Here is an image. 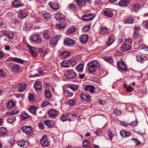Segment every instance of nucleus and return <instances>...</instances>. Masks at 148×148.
Wrapping results in <instances>:
<instances>
[{"mask_svg": "<svg viewBox=\"0 0 148 148\" xmlns=\"http://www.w3.org/2000/svg\"><path fill=\"white\" fill-rule=\"evenodd\" d=\"M88 66L89 71L92 73H94L96 69L100 66V64L96 61H94L89 63Z\"/></svg>", "mask_w": 148, "mask_h": 148, "instance_id": "f257e3e1", "label": "nucleus"}, {"mask_svg": "<svg viewBox=\"0 0 148 148\" xmlns=\"http://www.w3.org/2000/svg\"><path fill=\"white\" fill-rule=\"evenodd\" d=\"M76 63V62L73 60H68L63 61L62 65L64 67L68 68L70 66H74Z\"/></svg>", "mask_w": 148, "mask_h": 148, "instance_id": "f03ea898", "label": "nucleus"}, {"mask_svg": "<svg viewBox=\"0 0 148 148\" xmlns=\"http://www.w3.org/2000/svg\"><path fill=\"white\" fill-rule=\"evenodd\" d=\"M30 39L32 41L37 44H40L42 41L40 36L37 34H32L30 37Z\"/></svg>", "mask_w": 148, "mask_h": 148, "instance_id": "7ed1b4c3", "label": "nucleus"}, {"mask_svg": "<svg viewBox=\"0 0 148 148\" xmlns=\"http://www.w3.org/2000/svg\"><path fill=\"white\" fill-rule=\"evenodd\" d=\"M74 116V115L71 114L65 113L62 114L61 116L60 120L63 121L67 120L71 121V119L73 118Z\"/></svg>", "mask_w": 148, "mask_h": 148, "instance_id": "20e7f679", "label": "nucleus"}, {"mask_svg": "<svg viewBox=\"0 0 148 148\" xmlns=\"http://www.w3.org/2000/svg\"><path fill=\"white\" fill-rule=\"evenodd\" d=\"M21 130L28 135H31L33 133L32 128L30 126H23L21 128Z\"/></svg>", "mask_w": 148, "mask_h": 148, "instance_id": "39448f33", "label": "nucleus"}, {"mask_svg": "<svg viewBox=\"0 0 148 148\" xmlns=\"http://www.w3.org/2000/svg\"><path fill=\"white\" fill-rule=\"evenodd\" d=\"M40 144L44 147H47L50 144V142L46 135H44L40 140Z\"/></svg>", "mask_w": 148, "mask_h": 148, "instance_id": "423d86ee", "label": "nucleus"}, {"mask_svg": "<svg viewBox=\"0 0 148 148\" xmlns=\"http://www.w3.org/2000/svg\"><path fill=\"white\" fill-rule=\"evenodd\" d=\"M66 77L68 78L71 79L76 77V73L73 70H69L66 71Z\"/></svg>", "mask_w": 148, "mask_h": 148, "instance_id": "0eeeda50", "label": "nucleus"}, {"mask_svg": "<svg viewBox=\"0 0 148 148\" xmlns=\"http://www.w3.org/2000/svg\"><path fill=\"white\" fill-rule=\"evenodd\" d=\"M65 18L64 15L60 13H58L54 15V18L58 21H65Z\"/></svg>", "mask_w": 148, "mask_h": 148, "instance_id": "6e6552de", "label": "nucleus"}, {"mask_svg": "<svg viewBox=\"0 0 148 148\" xmlns=\"http://www.w3.org/2000/svg\"><path fill=\"white\" fill-rule=\"evenodd\" d=\"M58 113V111L54 109L50 110L48 112L49 116L51 118H53L57 116Z\"/></svg>", "mask_w": 148, "mask_h": 148, "instance_id": "1a4fd4ad", "label": "nucleus"}, {"mask_svg": "<svg viewBox=\"0 0 148 148\" xmlns=\"http://www.w3.org/2000/svg\"><path fill=\"white\" fill-rule=\"evenodd\" d=\"M81 99L86 101H89L90 100V97L88 94L86 92H82L80 95Z\"/></svg>", "mask_w": 148, "mask_h": 148, "instance_id": "9d476101", "label": "nucleus"}, {"mask_svg": "<svg viewBox=\"0 0 148 148\" xmlns=\"http://www.w3.org/2000/svg\"><path fill=\"white\" fill-rule=\"evenodd\" d=\"M74 40L69 38H66L64 42L65 45L68 46H70L73 45L74 44Z\"/></svg>", "mask_w": 148, "mask_h": 148, "instance_id": "9b49d317", "label": "nucleus"}, {"mask_svg": "<svg viewBox=\"0 0 148 148\" xmlns=\"http://www.w3.org/2000/svg\"><path fill=\"white\" fill-rule=\"evenodd\" d=\"M117 65L119 68L123 71H125L127 70V66L123 61H119L117 62Z\"/></svg>", "mask_w": 148, "mask_h": 148, "instance_id": "f8f14e48", "label": "nucleus"}, {"mask_svg": "<svg viewBox=\"0 0 148 148\" xmlns=\"http://www.w3.org/2000/svg\"><path fill=\"white\" fill-rule=\"evenodd\" d=\"M27 47L29 49V52L33 56H36L37 55V52L36 48L33 47L29 45H27Z\"/></svg>", "mask_w": 148, "mask_h": 148, "instance_id": "ddd939ff", "label": "nucleus"}, {"mask_svg": "<svg viewBox=\"0 0 148 148\" xmlns=\"http://www.w3.org/2000/svg\"><path fill=\"white\" fill-rule=\"evenodd\" d=\"M49 5L53 9L57 10H59V5L57 2H51L49 3Z\"/></svg>", "mask_w": 148, "mask_h": 148, "instance_id": "4468645a", "label": "nucleus"}, {"mask_svg": "<svg viewBox=\"0 0 148 148\" xmlns=\"http://www.w3.org/2000/svg\"><path fill=\"white\" fill-rule=\"evenodd\" d=\"M12 5L14 7L18 8L23 6V5L21 0H15L12 2Z\"/></svg>", "mask_w": 148, "mask_h": 148, "instance_id": "2eb2a0df", "label": "nucleus"}, {"mask_svg": "<svg viewBox=\"0 0 148 148\" xmlns=\"http://www.w3.org/2000/svg\"><path fill=\"white\" fill-rule=\"evenodd\" d=\"M116 40V38L114 35H111L108 36V40L106 43L107 45L109 46L112 45Z\"/></svg>", "mask_w": 148, "mask_h": 148, "instance_id": "dca6fc26", "label": "nucleus"}, {"mask_svg": "<svg viewBox=\"0 0 148 148\" xmlns=\"http://www.w3.org/2000/svg\"><path fill=\"white\" fill-rule=\"evenodd\" d=\"M94 17V15L92 14H84L82 16V19L85 21H89L92 20Z\"/></svg>", "mask_w": 148, "mask_h": 148, "instance_id": "f3484780", "label": "nucleus"}, {"mask_svg": "<svg viewBox=\"0 0 148 148\" xmlns=\"http://www.w3.org/2000/svg\"><path fill=\"white\" fill-rule=\"evenodd\" d=\"M110 32V29L106 27H101L99 29V32L100 34H108Z\"/></svg>", "mask_w": 148, "mask_h": 148, "instance_id": "a211bd4d", "label": "nucleus"}, {"mask_svg": "<svg viewBox=\"0 0 148 148\" xmlns=\"http://www.w3.org/2000/svg\"><path fill=\"white\" fill-rule=\"evenodd\" d=\"M131 48L130 45L127 44H123L120 47V49L124 53L126 51L129 50Z\"/></svg>", "mask_w": 148, "mask_h": 148, "instance_id": "6ab92c4d", "label": "nucleus"}, {"mask_svg": "<svg viewBox=\"0 0 148 148\" xmlns=\"http://www.w3.org/2000/svg\"><path fill=\"white\" fill-rule=\"evenodd\" d=\"M34 87L37 91H40L42 88V85L40 82L36 81L34 84Z\"/></svg>", "mask_w": 148, "mask_h": 148, "instance_id": "aec40b11", "label": "nucleus"}, {"mask_svg": "<svg viewBox=\"0 0 148 148\" xmlns=\"http://www.w3.org/2000/svg\"><path fill=\"white\" fill-rule=\"evenodd\" d=\"M136 60L139 62L141 63H143L144 61L147 59V58L146 56L140 55H138L136 56Z\"/></svg>", "mask_w": 148, "mask_h": 148, "instance_id": "412c9836", "label": "nucleus"}, {"mask_svg": "<svg viewBox=\"0 0 148 148\" xmlns=\"http://www.w3.org/2000/svg\"><path fill=\"white\" fill-rule=\"evenodd\" d=\"M104 14L109 17H111L113 15V13L110 9H106L103 11Z\"/></svg>", "mask_w": 148, "mask_h": 148, "instance_id": "4be33fe9", "label": "nucleus"}, {"mask_svg": "<svg viewBox=\"0 0 148 148\" xmlns=\"http://www.w3.org/2000/svg\"><path fill=\"white\" fill-rule=\"evenodd\" d=\"M66 103L70 106H73L76 104V100L75 99L67 100L66 101Z\"/></svg>", "mask_w": 148, "mask_h": 148, "instance_id": "5701e85b", "label": "nucleus"}, {"mask_svg": "<svg viewBox=\"0 0 148 148\" xmlns=\"http://www.w3.org/2000/svg\"><path fill=\"white\" fill-rule=\"evenodd\" d=\"M88 35L86 34H84L81 36L80 38V40L82 43L85 44L88 40Z\"/></svg>", "mask_w": 148, "mask_h": 148, "instance_id": "b1692460", "label": "nucleus"}, {"mask_svg": "<svg viewBox=\"0 0 148 148\" xmlns=\"http://www.w3.org/2000/svg\"><path fill=\"white\" fill-rule=\"evenodd\" d=\"M95 90V87L93 86L87 85L86 86L85 90L86 91H89L91 93L94 92Z\"/></svg>", "mask_w": 148, "mask_h": 148, "instance_id": "393cba45", "label": "nucleus"}, {"mask_svg": "<svg viewBox=\"0 0 148 148\" xmlns=\"http://www.w3.org/2000/svg\"><path fill=\"white\" fill-rule=\"evenodd\" d=\"M18 145L21 147H26L28 145V143L26 141L22 140L18 142Z\"/></svg>", "mask_w": 148, "mask_h": 148, "instance_id": "a878e982", "label": "nucleus"}, {"mask_svg": "<svg viewBox=\"0 0 148 148\" xmlns=\"http://www.w3.org/2000/svg\"><path fill=\"white\" fill-rule=\"evenodd\" d=\"M20 21L17 18H14L12 19L11 21V25L14 27H15L18 25L20 23Z\"/></svg>", "mask_w": 148, "mask_h": 148, "instance_id": "bb28decb", "label": "nucleus"}, {"mask_svg": "<svg viewBox=\"0 0 148 148\" xmlns=\"http://www.w3.org/2000/svg\"><path fill=\"white\" fill-rule=\"evenodd\" d=\"M45 124L49 127H53L54 125V121H51L50 120H47L44 121Z\"/></svg>", "mask_w": 148, "mask_h": 148, "instance_id": "cd10ccee", "label": "nucleus"}, {"mask_svg": "<svg viewBox=\"0 0 148 148\" xmlns=\"http://www.w3.org/2000/svg\"><path fill=\"white\" fill-rule=\"evenodd\" d=\"M38 108L37 107L32 106L29 108V111L32 114L35 115L36 114V110Z\"/></svg>", "mask_w": 148, "mask_h": 148, "instance_id": "c85d7f7f", "label": "nucleus"}, {"mask_svg": "<svg viewBox=\"0 0 148 148\" xmlns=\"http://www.w3.org/2000/svg\"><path fill=\"white\" fill-rule=\"evenodd\" d=\"M26 88V85L25 84L21 83L18 86V90L20 92H22L24 91Z\"/></svg>", "mask_w": 148, "mask_h": 148, "instance_id": "c756f323", "label": "nucleus"}, {"mask_svg": "<svg viewBox=\"0 0 148 148\" xmlns=\"http://www.w3.org/2000/svg\"><path fill=\"white\" fill-rule=\"evenodd\" d=\"M84 66V64H80L77 66L75 68V69L77 71L81 73L83 72Z\"/></svg>", "mask_w": 148, "mask_h": 148, "instance_id": "7c9ffc66", "label": "nucleus"}, {"mask_svg": "<svg viewBox=\"0 0 148 148\" xmlns=\"http://www.w3.org/2000/svg\"><path fill=\"white\" fill-rule=\"evenodd\" d=\"M38 52L40 54L41 56L42 57H44L47 52L46 50L42 48L38 49Z\"/></svg>", "mask_w": 148, "mask_h": 148, "instance_id": "2f4dec72", "label": "nucleus"}, {"mask_svg": "<svg viewBox=\"0 0 148 148\" xmlns=\"http://www.w3.org/2000/svg\"><path fill=\"white\" fill-rule=\"evenodd\" d=\"M27 14L24 12L21 11L18 14V17L21 19L25 18L27 16Z\"/></svg>", "mask_w": 148, "mask_h": 148, "instance_id": "473e14b6", "label": "nucleus"}, {"mask_svg": "<svg viewBox=\"0 0 148 148\" xmlns=\"http://www.w3.org/2000/svg\"><path fill=\"white\" fill-rule=\"evenodd\" d=\"M29 117V115L26 112H23L20 116V119L23 120L27 119Z\"/></svg>", "mask_w": 148, "mask_h": 148, "instance_id": "72a5a7b5", "label": "nucleus"}, {"mask_svg": "<svg viewBox=\"0 0 148 148\" xmlns=\"http://www.w3.org/2000/svg\"><path fill=\"white\" fill-rule=\"evenodd\" d=\"M130 2L129 0H121L119 1V5L120 6H126Z\"/></svg>", "mask_w": 148, "mask_h": 148, "instance_id": "f704fd0d", "label": "nucleus"}, {"mask_svg": "<svg viewBox=\"0 0 148 148\" xmlns=\"http://www.w3.org/2000/svg\"><path fill=\"white\" fill-rule=\"evenodd\" d=\"M12 60L15 62H17L21 64H23L24 62L25 61L21 59L16 58H12Z\"/></svg>", "mask_w": 148, "mask_h": 148, "instance_id": "c9c22d12", "label": "nucleus"}, {"mask_svg": "<svg viewBox=\"0 0 148 148\" xmlns=\"http://www.w3.org/2000/svg\"><path fill=\"white\" fill-rule=\"evenodd\" d=\"M20 67L18 65L14 64L12 67V69L14 72H16L19 71Z\"/></svg>", "mask_w": 148, "mask_h": 148, "instance_id": "e433bc0d", "label": "nucleus"}, {"mask_svg": "<svg viewBox=\"0 0 148 148\" xmlns=\"http://www.w3.org/2000/svg\"><path fill=\"white\" fill-rule=\"evenodd\" d=\"M14 103L12 100L8 101L7 103V108H12L15 106Z\"/></svg>", "mask_w": 148, "mask_h": 148, "instance_id": "4c0bfd02", "label": "nucleus"}, {"mask_svg": "<svg viewBox=\"0 0 148 148\" xmlns=\"http://www.w3.org/2000/svg\"><path fill=\"white\" fill-rule=\"evenodd\" d=\"M16 120L15 116H10L8 117L7 121L9 123H12L14 122Z\"/></svg>", "mask_w": 148, "mask_h": 148, "instance_id": "58836bf2", "label": "nucleus"}, {"mask_svg": "<svg viewBox=\"0 0 148 148\" xmlns=\"http://www.w3.org/2000/svg\"><path fill=\"white\" fill-rule=\"evenodd\" d=\"M120 134L123 137H128L130 135V133L129 132L124 131H121L120 132Z\"/></svg>", "mask_w": 148, "mask_h": 148, "instance_id": "ea45409f", "label": "nucleus"}, {"mask_svg": "<svg viewBox=\"0 0 148 148\" xmlns=\"http://www.w3.org/2000/svg\"><path fill=\"white\" fill-rule=\"evenodd\" d=\"M69 88L73 91L76 90L78 89V86L77 85L75 84H71L69 86Z\"/></svg>", "mask_w": 148, "mask_h": 148, "instance_id": "a19ab883", "label": "nucleus"}, {"mask_svg": "<svg viewBox=\"0 0 148 148\" xmlns=\"http://www.w3.org/2000/svg\"><path fill=\"white\" fill-rule=\"evenodd\" d=\"M70 55V53L68 51H65L61 53L60 56H62L64 58H66L69 57Z\"/></svg>", "mask_w": 148, "mask_h": 148, "instance_id": "79ce46f5", "label": "nucleus"}, {"mask_svg": "<svg viewBox=\"0 0 148 148\" xmlns=\"http://www.w3.org/2000/svg\"><path fill=\"white\" fill-rule=\"evenodd\" d=\"M7 132L6 128L4 127L0 128V136L5 135Z\"/></svg>", "mask_w": 148, "mask_h": 148, "instance_id": "37998d69", "label": "nucleus"}, {"mask_svg": "<svg viewBox=\"0 0 148 148\" xmlns=\"http://www.w3.org/2000/svg\"><path fill=\"white\" fill-rule=\"evenodd\" d=\"M140 4L136 3L132 5V8L136 12L140 8Z\"/></svg>", "mask_w": 148, "mask_h": 148, "instance_id": "c03bdc74", "label": "nucleus"}, {"mask_svg": "<svg viewBox=\"0 0 148 148\" xmlns=\"http://www.w3.org/2000/svg\"><path fill=\"white\" fill-rule=\"evenodd\" d=\"M66 25V24L65 22H63L59 24H57L56 25V27L60 29H62L64 28Z\"/></svg>", "mask_w": 148, "mask_h": 148, "instance_id": "a18cd8bd", "label": "nucleus"}, {"mask_svg": "<svg viewBox=\"0 0 148 148\" xmlns=\"http://www.w3.org/2000/svg\"><path fill=\"white\" fill-rule=\"evenodd\" d=\"M76 29L74 27H71L69 28L66 31V33L67 34H70L75 31Z\"/></svg>", "mask_w": 148, "mask_h": 148, "instance_id": "49530a36", "label": "nucleus"}, {"mask_svg": "<svg viewBox=\"0 0 148 148\" xmlns=\"http://www.w3.org/2000/svg\"><path fill=\"white\" fill-rule=\"evenodd\" d=\"M103 59L107 62L110 64L112 63L114 61L113 59L110 57H105Z\"/></svg>", "mask_w": 148, "mask_h": 148, "instance_id": "de8ad7c7", "label": "nucleus"}, {"mask_svg": "<svg viewBox=\"0 0 148 148\" xmlns=\"http://www.w3.org/2000/svg\"><path fill=\"white\" fill-rule=\"evenodd\" d=\"M3 34L5 36H6L10 39H12L13 37V35L12 33H9L8 32L6 31H4Z\"/></svg>", "mask_w": 148, "mask_h": 148, "instance_id": "09e8293b", "label": "nucleus"}, {"mask_svg": "<svg viewBox=\"0 0 148 148\" xmlns=\"http://www.w3.org/2000/svg\"><path fill=\"white\" fill-rule=\"evenodd\" d=\"M42 16L46 20H48L50 18V14L48 12L43 13L42 14Z\"/></svg>", "mask_w": 148, "mask_h": 148, "instance_id": "8fccbe9b", "label": "nucleus"}, {"mask_svg": "<svg viewBox=\"0 0 148 148\" xmlns=\"http://www.w3.org/2000/svg\"><path fill=\"white\" fill-rule=\"evenodd\" d=\"M76 1L77 3L79 6L84 4L86 2L85 0H76Z\"/></svg>", "mask_w": 148, "mask_h": 148, "instance_id": "3c124183", "label": "nucleus"}, {"mask_svg": "<svg viewBox=\"0 0 148 148\" xmlns=\"http://www.w3.org/2000/svg\"><path fill=\"white\" fill-rule=\"evenodd\" d=\"M45 95L46 97L47 98H49L51 97V92L50 90H46Z\"/></svg>", "mask_w": 148, "mask_h": 148, "instance_id": "603ef678", "label": "nucleus"}, {"mask_svg": "<svg viewBox=\"0 0 148 148\" xmlns=\"http://www.w3.org/2000/svg\"><path fill=\"white\" fill-rule=\"evenodd\" d=\"M134 19L131 17H129L125 20L126 23H132L133 22Z\"/></svg>", "mask_w": 148, "mask_h": 148, "instance_id": "864d4df0", "label": "nucleus"}, {"mask_svg": "<svg viewBox=\"0 0 148 148\" xmlns=\"http://www.w3.org/2000/svg\"><path fill=\"white\" fill-rule=\"evenodd\" d=\"M49 34V32H44L42 34L43 37L46 39L49 38L50 37Z\"/></svg>", "mask_w": 148, "mask_h": 148, "instance_id": "5fc2aeb1", "label": "nucleus"}, {"mask_svg": "<svg viewBox=\"0 0 148 148\" xmlns=\"http://www.w3.org/2000/svg\"><path fill=\"white\" fill-rule=\"evenodd\" d=\"M90 144V142L87 140H84L83 142V145L84 147H87L88 145Z\"/></svg>", "mask_w": 148, "mask_h": 148, "instance_id": "6e6d98bb", "label": "nucleus"}, {"mask_svg": "<svg viewBox=\"0 0 148 148\" xmlns=\"http://www.w3.org/2000/svg\"><path fill=\"white\" fill-rule=\"evenodd\" d=\"M69 9L72 10H75L76 9V5L73 4H71L68 6Z\"/></svg>", "mask_w": 148, "mask_h": 148, "instance_id": "4d7b16f0", "label": "nucleus"}, {"mask_svg": "<svg viewBox=\"0 0 148 148\" xmlns=\"http://www.w3.org/2000/svg\"><path fill=\"white\" fill-rule=\"evenodd\" d=\"M57 42V40L56 38L52 39L50 40V43L52 45H56Z\"/></svg>", "mask_w": 148, "mask_h": 148, "instance_id": "13d9d810", "label": "nucleus"}, {"mask_svg": "<svg viewBox=\"0 0 148 148\" xmlns=\"http://www.w3.org/2000/svg\"><path fill=\"white\" fill-rule=\"evenodd\" d=\"M6 76V73L3 70H0V77H4Z\"/></svg>", "mask_w": 148, "mask_h": 148, "instance_id": "bf43d9fd", "label": "nucleus"}, {"mask_svg": "<svg viewBox=\"0 0 148 148\" xmlns=\"http://www.w3.org/2000/svg\"><path fill=\"white\" fill-rule=\"evenodd\" d=\"M64 92L65 93L68 95V96L70 97H71L73 95V93L70 92L68 90H65Z\"/></svg>", "mask_w": 148, "mask_h": 148, "instance_id": "052dcab7", "label": "nucleus"}, {"mask_svg": "<svg viewBox=\"0 0 148 148\" xmlns=\"http://www.w3.org/2000/svg\"><path fill=\"white\" fill-rule=\"evenodd\" d=\"M124 52L123 51H122L121 49L120 48L119 50V51H117L116 52V54L117 55L119 56H120L121 55V54L123 53Z\"/></svg>", "mask_w": 148, "mask_h": 148, "instance_id": "680f3d73", "label": "nucleus"}, {"mask_svg": "<svg viewBox=\"0 0 148 148\" xmlns=\"http://www.w3.org/2000/svg\"><path fill=\"white\" fill-rule=\"evenodd\" d=\"M29 100L31 101H34V97L33 95L30 94L29 95Z\"/></svg>", "mask_w": 148, "mask_h": 148, "instance_id": "e2e57ef3", "label": "nucleus"}, {"mask_svg": "<svg viewBox=\"0 0 148 148\" xmlns=\"http://www.w3.org/2000/svg\"><path fill=\"white\" fill-rule=\"evenodd\" d=\"M114 113L117 116H119L121 114V112L120 110H115L114 111Z\"/></svg>", "mask_w": 148, "mask_h": 148, "instance_id": "0e129e2a", "label": "nucleus"}, {"mask_svg": "<svg viewBox=\"0 0 148 148\" xmlns=\"http://www.w3.org/2000/svg\"><path fill=\"white\" fill-rule=\"evenodd\" d=\"M90 28V27L89 26H85L82 28V30L83 31L85 32H86L88 31Z\"/></svg>", "mask_w": 148, "mask_h": 148, "instance_id": "69168bd1", "label": "nucleus"}, {"mask_svg": "<svg viewBox=\"0 0 148 148\" xmlns=\"http://www.w3.org/2000/svg\"><path fill=\"white\" fill-rule=\"evenodd\" d=\"M48 104V102L45 101H44L42 103L41 105V107H44L46 106H47Z\"/></svg>", "mask_w": 148, "mask_h": 148, "instance_id": "338daca9", "label": "nucleus"}, {"mask_svg": "<svg viewBox=\"0 0 148 148\" xmlns=\"http://www.w3.org/2000/svg\"><path fill=\"white\" fill-rule=\"evenodd\" d=\"M126 90L129 92H131L133 90V89L131 86H129L126 88Z\"/></svg>", "mask_w": 148, "mask_h": 148, "instance_id": "774afa93", "label": "nucleus"}]
</instances>
